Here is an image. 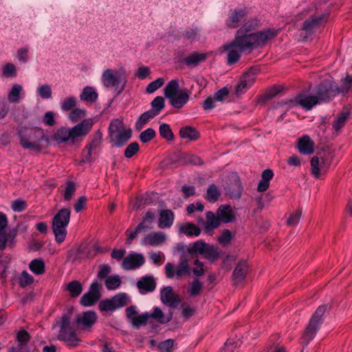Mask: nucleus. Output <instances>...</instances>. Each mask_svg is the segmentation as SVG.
Instances as JSON below:
<instances>
[{
    "label": "nucleus",
    "mask_w": 352,
    "mask_h": 352,
    "mask_svg": "<svg viewBox=\"0 0 352 352\" xmlns=\"http://www.w3.org/2000/svg\"><path fill=\"white\" fill-rule=\"evenodd\" d=\"M93 124V120L88 118L72 127L60 126L54 132L52 140L58 144H75L89 133Z\"/></svg>",
    "instance_id": "nucleus-1"
},
{
    "label": "nucleus",
    "mask_w": 352,
    "mask_h": 352,
    "mask_svg": "<svg viewBox=\"0 0 352 352\" xmlns=\"http://www.w3.org/2000/svg\"><path fill=\"white\" fill-rule=\"evenodd\" d=\"M279 30L276 28H265L249 34H244L237 39L236 51L241 55L242 52L250 54L254 49L265 47L268 41L276 38Z\"/></svg>",
    "instance_id": "nucleus-2"
},
{
    "label": "nucleus",
    "mask_w": 352,
    "mask_h": 352,
    "mask_svg": "<svg viewBox=\"0 0 352 352\" xmlns=\"http://www.w3.org/2000/svg\"><path fill=\"white\" fill-rule=\"evenodd\" d=\"M261 25V19L256 16L244 20L243 25L236 31L234 38L221 47L222 51L227 52V64L228 65L235 64L241 58V54L236 51V45H238L237 39L244 34H249Z\"/></svg>",
    "instance_id": "nucleus-3"
},
{
    "label": "nucleus",
    "mask_w": 352,
    "mask_h": 352,
    "mask_svg": "<svg viewBox=\"0 0 352 352\" xmlns=\"http://www.w3.org/2000/svg\"><path fill=\"white\" fill-rule=\"evenodd\" d=\"M19 135L20 144L25 149L40 153L49 144V139L41 128L23 127L19 131Z\"/></svg>",
    "instance_id": "nucleus-4"
},
{
    "label": "nucleus",
    "mask_w": 352,
    "mask_h": 352,
    "mask_svg": "<svg viewBox=\"0 0 352 352\" xmlns=\"http://www.w3.org/2000/svg\"><path fill=\"white\" fill-rule=\"evenodd\" d=\"M331 305H321L317 307L316 311L311 315L308 324L302 332L301 340L302 344L307 346L316 336L318 331L320 329L322 324L324 322L325 313L327 310H330Z\"/></svg>",
    "instance_id": "nucleus-5"
},
{
    "label": "nucleus",
    "mask_w": 352,
    "mask_h": 352,
    "mask_svg": "<svg viewBox=\"0 0 352 352\" xmlns=\"http://www.w3.org/2000/svg\"><path fill=\"white\" fill-rule=\"evenodd\" d=\"M186 252L192 257L198 258L199 255L213 263L218 261L221 255V251H219L218 248L214 245L206 243L203 239L197 240L190 243L186 248Z\"/></svg>",
    "instance_id": "nucleus-6"
},
{
    "label": "nucleus",
    "mask_w": 352,
    "mask_h": 352,
    "mask_svg": "<svg viewBox=\"0 0 352 352\" xmlns=\"http://www.w3.org/2000/svg\"><path fill=\"white\" fill-rule=\"evenodd\" d=\"M72 309L62 316L58 322L60 330L57 336L58 340L66 343L68 346L76 347L82 342V339L71 327Z\"/></svg>",
    "instance_id": "nucleus-7"
},
{
    "label": "nucleus",
    "mask_w": 352,
    "mask_h": 352,
    "mask_svg": "<svg viewBox=\"0 0 352 352\" xmlns=\"http://www.w3.org/2000/svg\"><path fill=\"white\" fill-rule=\"evenodd\" d=\"M71 210L62 208L55 214L52 220V230L56 241L63 242L67 236V226L70 221Z\"/></svg>",
    "instance_id": "nucleus-8"
},
{
    "label": "nucleus",
    "mask_w": 352,
    "mask_h": 352,
    "mask_svg": "<svg viewBox=\"0 0 352 352\" xmlns=\"http://www.w3.org/2000/svg\"><path fill=\"white\" fill-rule=\"evenodd\" d=\"M313 93L320 104L329 103L340 94L339 86L333 80H325L314 87Z\"/></svg>",
    "instance_id": "nucleus-9"
},
{
    "label": "nucleus",
    "mask_w": 352,
    "mask_h": 352,
    "mask_svg": "<svg viewBox=\"0 0 352 352\" xmlns=\"http://www.w3.org/2000/svg\"><path fill=\"white\" fill-rule=\"evenodd\" d=\"M131 129L126 127L122 120L115 119L110 124L111 140L118 146L126 143L131 138Z\"/></svg>",
    "instance_id": "nucleus-10"
},
{
    "label": "nucleus",
    "mask_w": 352,
    "mask_h": 352,
    "mask_svg": "<svg viewBox=\"0 0 352 352\" xmlns=\"http://www.w3.org/2000/svg\"><path fill=\"white\" fill-rule=\"evenodd\" d=\"M282 104H289L292 106H300L304 109L311 110L314 106L320 104L318 98L314 95H307L303 92L298 94L294 98L285 100L281 102Z\"/></svg>",
    "instance_id": "nucleus-11"
},
{
    "label": "nucleus",
    "mask_w": 352,
    "mask_h": 352,
    "mask_svg": "<svg viewBox=\"0 0 352 352\" xmlns=\"http://www.w3.org/2000/svg\"><path fill=\"white\" fill-rule=\"evenodd\" d=\"M256 69L250 67L248 71L245 72L235 87V94L239 96L245 94L254 83Z\"/></svg>",
    "instance_id": "nucleus-12"
},
{
    "label": "nucleus",
    "mask_w": 352,
    "mask_h": 352,
    "mask_svg": "<svg viewBox=\"0 0 352 352\" xmlns=\"http://www.w3.org/2000/svg\"><path fill=\"white\" fill-rule=\"evenodd\" d=\"M248 14V9L246 7L230 9L226 20V27L231 29L239 28L241 21L247 16Z\"/></svg>",
    "instance_id": "nucleus-13"
},
{
    "label": "nucleus",
    "mask_w": 352,
    "mask_h": 352,
    "mask_svg": "<svg viewBox=\"0 0 352 352\" xmlns=\"http://www.w3.org/2000/svg\"><path fill=\"white\" fill-rule=\"evenodd\" d=\"M98 320L95 311H88L76 316V324L82 331H89Z\"/></svg>",
    "instance_id": "nucleus-14"
},
{
    "label": "nucleus",
    "mask_w": 352,
    "mask_h": 352,
    "mask_svg": "<svg viewBox=\"0 0 352 352\" xmlns=\"http://www.w3.org/2000/svg\"><path fill=\"white\" fill-rule=\"evenodd\" d=\"M101 285L95 282L93 283L88 292L85 294L80 298V304L85 307H89L94 305L100 298Z\"/></svg>",
    "instance_id": "nucleus-15"
},
{
    "label": "nucleus",
    "mask_w": 352,
    "mask_h": 352,
    "mask_svg": "<svg viewBox=\"0 0 352 352\" xmlns=\"http://www.w3.org/2000/svg\"><path fill=\"white\" fill-rule=\"evenodd\" d=\"M331 163V161L324 157H321L320 161L318 157L314 156L310 161L311 174L316 178H320L322 173H325L328 170Z\"/></svg>",
    "instance_id": "nucleus-16"
},
{
    "label": "nucleus",
    "mask_w": 352,
    "mask_h": 352,
    "mask_svg": "<svg viewBox=\"0 0 352 352\" xmlns=\"http://www.w3.org/2000/svg\"><path fill=\"white\" fill-rule=\"evenodd\" d=\"M204 164V160L195 154L185 152H177V165L201 166Z\"/></svg>",
    "instance_id": "nucleus-17"
},
{
    "label": "nucleus",
    "mask_w": 352,
    "mask_h": 352,
    "mask_svg": "<svg viewBox=\"0 0 352 352\" xmlns=\"http://www.w3.org/2000/svg\"><path fill=\"white\" fill-rule=\"evenodd\" d=\"M126 311L128 318L132 324L137 328L142 325H146L149 320L148 313L140 315L133 307L127 308Z\"/></svg>",
    "instance_id": "nucleus-18"
},
{
    "label": "nucleus",
    "mask_w": 352,
    "mask_h": 352,
    "mask_svg": "<svg viewBox=\"0 0 352 352\" xmlns=\"http://www.w3.org/2000/svg\"><path fill=\"white\" fill-rule=\"evenodd\" d=\"M328 16V14H322L318 16L313 15L309 16L303 22L300 30H303L308 34L313 33L314 30L318 28Z\"/></svg>",
    "instance_id": "nucleus-19"
},
{
    "label": "nucleus",
    "mask_w": 352,
    "mask_h": 352,
    "mask_svg": "<svg viewBox=\"0 0 352 352\" xmlns=\"http://www.w3.org/2000/svg\"><path fill=\"white\" fill-rule=\"evenodd\" d=\"M248 265L246 261H240L236 265L232 272V280L234 285L241 284L248 273Z\"/></svg>",
    "instance_id": "nucleus-20"
},
{
    "label": "nucleus",
    "mask_w": 352,
    "mask_h": 352,
    "mask_svg": "<svg viewBox=\"0 0 352 352\" xmlns=\"http://www.w3.org/2000/svg\"><path fill=\"white\" fill-rule=\"evenodd\" d=\"M208 57V53H199L198 52H192L186 57L183 58L181 63L188 67H196L200 63L204 62Z\"/></svg>",
    "instance_id": "nucleus-21"
},
{
    "label": "nucleus",
    "mask_w": 352,
    "mask_h": 352,
    "mask_svg": "<svg viewBox=\"0 0 352 352\" xmlns=\"http://www.w3.org/2000/svg\"><path fill=\"white\" fill-rule=\"evenodd\" d=\"M350 116V109L346 106L343 107L342 111L337 115L336 118L332 122V129L335 132L340 133L342 131V129L346 124Z\"/></svg>",
    "instance_id": "nucleus-22"
},
{
    "label": "nucleus",
    "mask_w": 352,
    "mask_h": 352,
    "mask_svg": "<svg viewBox=\"0 0 352 352\" xmlns=\"http://www.w3.org/2000/svg\"><path fill=\"white\" fill-rule=\"evenodd\" d=\"M144 263V258L141 254H130L126 256L122 262V267L125 270H133L142 265Z\"/></svg>",
    "instance_id": "nucleus-23"
},
{
    "label": "nucleus",
    "mask_w": 352,
    "mask_h": 352,
    "mask_svg": "<svg viewBox=\"0 0 352 352\" xmlns=\"http://www.w3.org/2000/svg\"><path fill=\"white\" fill-rule=\"evenodd\" d=\"M122 73L119 71L107 69L102 76V80L106 87H116L120 82Z\"/></svg>",
    "instance_id": "nucleus-24"
},
{
    "label": "nucleus",
    "mask_w": 352,
    "mask_h": 352,
    "mask_svg": "<svg viewBox=\"0 0 352 352\" xmlns=\"http://www.w3.org/2000/svg\"><path fill=\"white\" fill-rule=\"evenodd\" d=\"M220 222L228 223L235 220V215L230 205H221L217 211Z\"/></svg>",
    "instance_id": "nucleus-25"
},
{
    "label": "nucleus",
    "mask_w": 352,
    "mask_h": 352,
    "mask_svg": "<svg viewBox=\"0 0 352 352\" xmlns=\"http://www.w3.org/2000/svg\"><path fill=\"white\" fill-rule=\"evenodd\" d=\"M179 233L188 237H197L200 235L201 229L193 223L186 222L179 225Z\"/></svg>",
    "instance_id": "nucleus-26"
},
{
    "label": "nucleus",
    "mask_w": 352,
    "mask_h": 352,
    "mask_svg": "<svg viewBox=\"0 0 352 352\" xmlns=\"http://www.w3.org/2000/svg\"><path fill=\"white\" fill-rule=\"evenodd\" d=\"M298 148L302 155H311L314 152V142L309 136L304 135L298 139Z\"/></svg>",
    "instance_id": "nucleus-27"
},
{
    "label": "nucleus",
    "mask_w": 352,
    "mask_h": 352,
    "mask_svg": "<svg viewBox=\"0 0 352 352\" xmlns=\"http://www.w3.org/2000/svg\"><path fill=\"white\" fill-rule=\"evenodd\" d=\"M137 287L142 293L153 292L156 287L155 280L151 276H144L137 282Z\"/></svg>",
    "instance_id": "nucleus-28"
},
{
    "label": "nucleus",
    "mask_w": 352,
    "mask_h": 352,
    "mask_svg": "<svg viewBox=\"0 0 352 352\" xmlns=\"http://www.w3.org/2000/svg\"><path fill=\"white\" fill-rule=\"evenodd\" d=\"M166 240L164 234L160 232H152L146 235L143 239V243L148 245H159L163 243Z\"/></svg>",
    "instance_id": "nucleus-29"
},
{
    "label": "nucleus",
    "mask_w": 352,
    "mask_h": 352,
    "mask_svg": "<svg viewBox=\"0 0 352 352\" xmlns=\"http://www.w3.org/2000/svg\"><path fill=\"white\" fill-rule=\"evenodd\" d=\"M16 235V230L13 229L8 232H0V250H4L7 246H11Z\"/></svg>",
    "instance_id": "nucleus-30"
},
{
    "label": "nucleus",
    "mask_w": 352,
    "mask_h": 352,
    "mask_svg": "<svg viewBox=\"0 0 352 352\" xmlns=\"http://www.w3.org/2000/svg\"><path fill=\"white\" fill-rule=\"evenodd\" d=\"M179 135L183 139L189 141H196L200 138V133L198 130L190 126H185L179 129Z\"/></svg>",
    "instance_id": "nucleus-31"
},
{
    "label": "nucleus",
    "mask_w": 352,
    "mask_h": 352,
    "mask_svg": "<svg viewBox=\"0 0 352 352\" xmlns=\"http://www.w3.org/2000/svg\"><path fill=\"white\" fill-rule=\"evenodd\" d=\"M65 290L67 292L72 298L78 297L82 292V284L77 280H74L65 286Z\"/></svg>",
    "instance_id": "nucleus-32"
},
{
    "label": "nucleus",
    "mask_w": 352,
    "mask_h": 352,
    "mask_svg": "<svg viewBox=\"0 0 352 352\" xmlns=\"http://www.w3.org/2000/svg\"><path fill=\"white\" fill-rule=\"evenodd\" d=\"M206 222L205 223L204 230L208 232L217 228L220 225V221L218 216L216 217L212 211L206 212Z\"/></svg>",
    "instance_id": "nucleus-33"
},
{
    "label": "nucleus",
    "mask_w": 352,
    "mask_h": 352,
    "mask_svg": "<svg viewBox=\"0 0 352 352\" xmlns=\"http://www.w3.org/2000/svg\"><path fill=\"white\" fill-rule=\"evenodd\" d=\"M221 196V191L214 184H211L207 188L205 199L210 203H215Z\"/></svg>",
    "instance_id": "nucleus-34"
},
{
    "label": "nucleus",
    "mask_w": 352,
    "mask_h": 352,
    "mask_svg": "<svg viewBox=\"0 0 352 352\" xmlns=\"http://www.w3.org/2000/svg\"><path fill=\"white\" fill-rule=\"evenodd\" d=\"M161 300L164 304H167L170 306L174 305L175 302V295L172 287H166L161 291Z\"/></svg>",
    "instance_id": "nucleus-35"
},
{
    "label": "nucleus",
    "mask_w": 352,
    "mask_h": 352,
    "mask_svg": "<svg viewBox=\"0 0 352 352\" xmlns=\"http://www.w3.org/2000/svg\"><path fill=\"white\" fill-rule=\"evenodd\" d=\"M203 283L197 278H194L190 283L189 287L187 289L186 292L191 297H196L200 294L203 289Z\"/></svg>",
    "instance_id": "nucleus-36"
},
{
    "label": "nucleus",
    "mask_w": 352,
    "mask_h": 352,
    "mask_svg": "<svg viewBox=\"0 0 352 352\" xmlns=\"http://www.w3.org/2000/svg\"><path fill=\"white\" fill-rule=\"evenodd\" d=\"M173 213L168 210H162L159 219V226L166 228L170 226L173 221Z\"/></svg>",
    "instance_id": "nucleus-37"
},
{
    "label": "nucleus",
    "mask_w": 352,
    "mask_h": 352,
    "mask_svg": "<svg viewBox=\"0 0 352 352\" xmlns=\"http://www.w3.org/2000/svg\"><path fill=\"white\" fill-rule=\"evenodd\" d=\"M30 270L37 275L44 274L45 270V262L41 258H36L32 261L29 265Z\"/></svg>",
    "instance_id": "nucleus-38"
},
{
    "label": "nucleus",
    "mask_w": 352,
    "mask_h": 352,
    "mask_svg": "<svg viewBox=\"0 0 352 352\" xmlns=\"http://www.w3.org/2000/svg\"><path fill=\"white\" fill-rule=\"evenodd\" d=\"M165 96L170 100L173 105L176 103V80H171L164 89Z\"/></svg>",
    "instance_id": "nucleus-39"
},
{
    "label": "nucleus",
    "mask_w": 352,
    "mask_h": 352,
    "mask_svg": "<svg viewBox=\"0 0 352 352\" xmlns=\"http://www.w3.org/2000/svg\"><path fill=\"white\" fill-rule=\"evenodd\" d=\"M76 190V185L72 181H68L63 190V197L65 201H69L74 197Z\"/></svg>",
    "instance_id": "nucleus-40"
},
{
    "label": "nucleus",
    "mask_w": 352,
    "mask_h": 352,
    "mask_svg": "<svg viewBox=\"0 0 352 352\" xmlns=\"http://www.w3.org/2000/svg\"><path fill=\"white\" fill-rule=\"evenodd\" d=\"M190 92L184 89L179 88L177 83V109L182 108L189 100Z\"/></svg>",
    "instance_id": "nucleus-41"
},
{
    "label": "nucleus",
    "mask_w": 352,
    "mask_h": 352,
    "mask_svg": "<svg viewBox=\"0 0 352 352\" xmlns=\"http://www.w3.org/2000/svg\"><path fill=\"white\" fill-rule=\"evenodd\" d=\"M149 319L153 318L160 323H166L170 320V317L165 316L163 311L158 307L154 309L152 314H148Z\"/></svg>",
    "instance_id": "nucleus-42"
},
{
    "label": "nucleus",
    "mask_w": 352,
    "mask_h": 352,
    "mask_svg": "<svg viewBox=\"0 0 352 352\" xmlns=\"http://www.w3.org/2000/svg\"><path fill=\"white\" fill-rule=\"evenodd\" d=\"M98 94L94 91V88L87 87L83 89L80 98L83 100L94 102L97 99Z\"/></svg>",
    "instance_id": "nucleus-43"
},
{
    "label": "nucleus",
    "mask_w": 352,
    "mask_h": 352,
    "mask_svg": "<svg viewBox=\"0 0 352 352\" xmlns=\"http://www.w3.org/2000/svg\"><path fill=\"white\" fill-rule=\"evenodd\" d=\"M155 214L151 212H147L142 221L138 224L143 230L151 228V224L155 219Z\"/></svg>",
    "instance_id": "nucleus-44"
},
{
    "label": "nucleus",
    "mask_w": 352,
    "mask_h": 352,
    "mask_svg": "<svg viewBox=\"0 0 352 352\" xmlns=\"http://www.w3.org/2000/svg\"><path fill=\"white\" fill-rule=\"evenodd\" d=\"M232 186L233 188L230 191V197L232 198H240L241 197L243 188L239 177L234 180Z\"/></svg>",
    "instance_id": "nucleus-45"
},
{
    "label": "nucleus",
    "mask_w": 352,
    "mask_h": 352,
    "mask_svg": "<svg viewBox=\"0 0 352 352\" xmlns=\"http://www.w3.org/2000/svg\"><path fill=\"white\" fill-rule=\"evenodd\" d=\"M193 264L195 267L191 268V274L198 278V277L203 276L205 273L204 263L199 258H195L193 261Z\"/></svg>",
    "instance_id": "nucleus-46"
},
{
    "label": "nucleus",
    "mask_w": 352,
    "mask_h": 352,
    "mask_svg": "<svg viewBox=\"0 0 352 352\" xmlns=\"http://www.w3.org/2000/svg\"><path fill=\"white\" fill-rule=\"evenodd\" d=\"M160 134L167 141H173L175 138L173 131L167 124H162L160 125Z\"/></svg>",
    "instance_id": "nucleus-47"
},
{
    "label": "nucleus",
    "mask_w": 352,
    "mask_h": 352,
    "mask_svg": "<svg viewBox=\"0 0 352 352\" xmlns=\"http://www.w3.org/2000/svg\"><path fill=\"white\" fill-rule=\"evenodd\" d=\"M180 309H182L181 315L184 320H189L196 313V309L188 305L186 302L181 305Z\"/></svg>",
    "instance_id": "nucleus-48"
},
{
    "label": "nucleus",
    "mask_w": 352,
    "mask_h": 352,
    "mask_svg": "<svg viewBox=\"0 0 352 352\" xmlns=\"http://www.w3.org/2000/svg\"><path fill=\"white\" fill-rule=\"evenodd\" d=\"M191 274V268L186 259L182 261L177 265V277L185 275L190 276Z\"/></svg>",
    "instance_id": "nucleus-49"
},
{
    "label": "nucleus",
    "mask_w": 352,
    "mask_h": 352,
    "mask_svg": "<svg viewBox=\"0 0 352 352\" xmlns=\"http://www.w3.org/2000/svg\"><path fill=\"white\" fill-rule=\"evenodd\" d=\"M22 91V86L14 85L8 94V100L11 102H18L20 98V94Z\"/></svg>",
    "instance_id": "nucleus-50"
},
{
    "label": "nucleus",
    "mask_w": 352,
    "mask_h": 352,
    "mask_svg": "<svg viewBox=\"0 0 352 352\" xmlns=\"http://www.w3.org/2000/svg\"><path fill=\"white\" fill-rule=\"evenodd\" d=\"M120 284L121 280L118 275L110 276L105 280L106 287L109 289H115L118 288Z\"/></svg>",
    "instance_id": "nucleus-51"
},
{
    "label": "nucleus",
    "mask_w": 352,
    "mask_h": 352,
    "mask_svg": "<svg viewBox=\"0 0 352 352\" xmlns=\"http://www.w3.org/2000/svg\"><path fill=\"white\" fill-rule=\"evenodd\" d=\"M143 230L141 228L140 226H137L134 230L128 229L125 232L126 234V243L127 245H131L134 240V239L137 236V235Z\"/></svg>",
    "instance_id": "nucleus-52"
},
{
    "label": "nucleus",
    "mask_w": 352,
    "mask_h": 352,
    "mask_svg": "<svg viewBox=\"0 0 352 352\" xmlns=\"http://www.w3.org/2000/svg\"><path fill=\"white\" fill-rule=\"evenodd\" d=\"M151 111L157 116L164 107V100L161 96L156 97L151 102Z\"/></svg>",
    "instance_id": "nucleus-53"
},
{
    "label": "nucleus",
    "mask_w": 352,
    "mask_h": 352,
    "mask_svg": "<svg viewBox=\"0 0 352 352\" xmlns=\"http://www.w3.org/2000/svg\"><path fill=\"white\" fill-rule=\"evenodd\" d=\"M302 215V210L300 208L296 209L292 212L287 220L288 226H296L298 223Z\"/></svg>",
    "instance_id": "nucleus-54"
},
{
    "label": "nucleus",
    "mask_w": 352,
    "mask_h": 352,
    "mask_svg": "<svg viewBox=\"0 0 352 352\" xmlns=\"http://www.w3.org/2000/svg\"><path fill=\"white\" fill-rule=\"evenodd\" d=\"M352 87V76L347 74L342 79V85L339 87L340 93L346 94Z\"/></svg>",
    "instance_id": "nucleus-55"
},
{
    "label": "nucleus",
    "mask_w": 352,
    "mask_h": 352,
    "mask_svg": "<svg viewBox=\"0 0 352 352\" xmlns=\"http://www.w3.org/2000/svg\"><path fill=\"white\" fill-rule=\"evenodd\" d=\"M19 281L20 285L23 287H25L27 285H31L34 282V278L28 272L24 271L19 276Z\"/></svg>",
    "instance_id": "nucleus-56"
},
{
    "label": "nucleus",
    "mask_w": 352,
    "mask_h": 352,
    "mask_svg": "<svg viewBox=\"0 0 352 352\" xmlns=\"http://www.w3.org/2000/svg\"><path fill=\"white\" fill-rule=\"evenodd\" d=\"M30 338V334L25 330H20L16 334V340L19 345L25 346Z\"/></svg>",
    "instance_id": "nucleus-57"
},
{
    "label": "nucleus",
    "mask_w": 352,
    "mask_h": 352,
    "mask_svg": "<svg viewBox=\"0 0 352 352\" xmlns=\"http://www.w3.org/2000/svg\"><path fill=\"white\" fill-rule=\"evenodd\" d=\"M155 116H156V115L151 110L142 113L139 118L136 126L141 128L150 118H154Z\"/></svg>",
    "instance_id": "nucleus-58"
},
{
    "label": "nucleus",
    "mask_w": 352,
    "mask_h": 352,
    "mask_svg": "<svg viewBox=\"0 0 352 352\" xmlns=\"http://www.w3.org/2000/svg\"><path fill=\"white\" fill-rule=\"evenodd\" d=\"M115 306L117 308L123 307L127 304L128 297L125 294H119L112 298Z\"/></svg>",
    "instance_id": "nucleus-59"
},
{
    "label": "nucleus",
    "mask_w": 352,
    "mask_h": 352,
    "mask_svg": "<svg viewBox=\"0 0 352 352\" xmlns=\"http://www.w3.org/2000/svg\"><path fill=\"white\" fill-rule=\"evenodd\" d=\"M99 308L102 311H114L116 309L112 298L102 300L99 303Z\"/></svg>",
    "instance_id": "nucleus-60"
},
{
    "label": "nucleus",
    "mask_w": 352,
    "mask_h": 352,
    "mask_svg": "<svg viewBox=\"0 0 352 352\" xmlns=\"http://www.w3.org/2000/svg\"><path fill=\"white\" fill-rule=\"evenodd\" d=\"M233 238V235L229 230L225 229L222 231L220 236H218V241L221 244H228L229 243L232 239Z\"/></svg>",
    "instance_id": "nucleus-61"
},
{
    "label": "nucleus",
    "mask_w": 352,
    "mask_h": 352,
    "mask_svg": "<svg viewBox=\"0 0 352 352\" xmlns=\"http://www.w3.org/2000/svg\"><path fill=\"white\" fill-rule=\"evenodd\" d=\"M86 111L78 108L74 109L69 114V118L72 122H77L80 119L85 118Z\"/></svg>",
    "instance_id": "nucleus-62"
},
{
    "label": "nucleus",
    "mask_w": 352,
    "mask_h": 352,
    "mask_svg": "<svg viewBox=\"0 0 352 352\" xmlns=\"http://www.w3.org/2000/svg\"><path fill=\"white\" fill-rule=\"evenodd\" d=\"M139 151V145L137 142H133L128 145L124 151V156L131 158Z\"/></svg>",
    "instance_id": "nucleus-63"
},
{
    "label": "nucleus",
    "mask_w": 352,
    "mask_h": 352,
    "mask_svg": "<svg viewBox=\"0 0 352 352\" xmlns=\"http://www.w3.org/2000/svg\"><path fill=\"white\" fill-rule=\"evenodd\" d=\"M155 136V131L152 129H147L140 133V138L142 142L146 143L153 140Z\"/></svg>",
    "instance_id": "nucleus-64"
}]
</instances>
